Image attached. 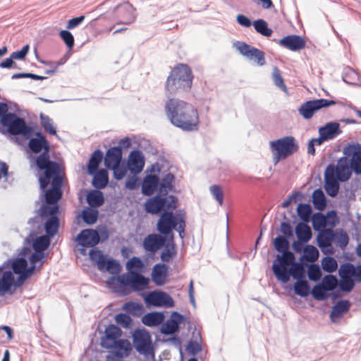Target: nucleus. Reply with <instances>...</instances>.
I'll use <instances>...</instances> for the list:
<instances>
[{
	"mask_svg": "<svg viewBox=\"0 0 361 361\" xmlns=\"http://www.w3.org/2000/svg\"><path fill=\"white\" fill-rule=\"evenodd\" d=\"M63 183H59V186L54 188H45L41 189L42 193L39 199L35 201V205L37 206L43 202L41 207L35 211L33 217L28 220V224L31 228H35L38 232L42 233L45 231V235L49 238H53L58 233L60 220L58 214L60 212L58 202L62 197L63 192L61 188Z\"/></svg>",
	"mask_w": 361,
	"mask_h": 361,
	"instance_id": "obj_1",
	"label": "nucleus"
},
{
	"mask_svg": "<svg viewBox=\"0 0 361 361\" xmlns=\"http://www.w3.org/2000/svg\"><path fill=\"white\" fill-rule=\"evenodd\" d=\"M30 137L27 147L32 154H39L35 158V164L39 171L43 173L39 177L40 189L47 188L49 184L54 188L63 183V172L59 164L50 159V145L46 137L39 131Z\"/></svg>",
	"mask_w": 361,
	"mask_h": 361,
	"instance_id": "obj_2",
	"label": "nucleus"
},
{
	"mask_svg": "<svg viewBox=\"0 0 361 361\" xmlns=\"http://www.w3.org/2000/svg\"><path fill=\"white\" fill-rule=\"evenodd\" d=\"M164 111L167 118L174 126L188 132L198 129V112L192 104L183 100L171 98L166 102Z\"/></svg>",
	"mask_w": 361,
	"mask_h": 361,
	"instance_id": "obj_3",
	"label": "nucleus"
},
{
	"mask_svg": "<svg viewBox=\"0 0 361 361\" xmlns=\"http://www.w3.org/2000/svg\"><path fill=\"white\" fill-rule=\"evenodd\" d=\"M169 197L171 201L155 210L153 209L155 206L148 207V203H145V210L151 214H160L157 223V230L160 234L171 240L174 238L173 231L178 225V219L184 217L185 213L183 210H178L174 214L173 211L178 207V198L173 195H170Z\"/></svg>",
	"mask_w": 361,
	"mask_h": 361,
	"instance_id": "obj_4",
	"label": "nucleus"
},
{
	"mask_svg": "<svg viewBox=\"0 0 361 361\" xmlns=\"http://www.w3.org/2000/svg\"><path fill=\"white\" fill-rule=\"evenodd\" d=\"M27 255H21L20 249L16 257L6 260L0 266V277L3 278L5 274H10L11 279V288L21 286L25 281L34 274L32 267L28 266Z\"/></svg>",
	"mask_w": 361,
	"mask_h": 361,
	"instance_id": "obj_5",
	"label": "nucleus"
},
{
	"mask_svg": "<svg viewBox=\"0 0 361 361\" xmlns=\"http://www.w3.org/2000/svg\"><path fill=\"white\" fill-rule=\"evenodd\" d=\"M193 78L190 67L179 63L171 71L165 82V90L170 94L188 92L191 89Z\"/></svg>",
	"mask_w": 361,
	"mask_h": 361,
	"instance_id": "obj_6",
	"label": "nucleus"
},
{
	"mask_svg": "<svg viewBox=\"0 0 361 361\" xmlns=\"http://www.w3.org/2000/svg\"><path fill=\"white\" fill-rule=\"evenodd\" d=\"M278 281L286 283L292 276L296 280L293 285L295 293L300 297H307L310 294L311 288L308 281L305 279L306 269H304L300 264H297L295 267H288L274 274Z\"/></svg>",
	"mask_w": 361,
	"mask_h": 361,
	"instance_id": "obj_7",
	"label": "nucleus"
},
{
	"mask_svg": "<svg viewBox=\"0 0 361 361\" xmlns=\"http://www.w3.org/2000/svg\"><path fill=\"white\" fill-rule=\"evenodd\" d=\"M288 238L279 235L273 241L274 249L281 253V255H277L273 262L272 271L274 274L289 267L291 266V262H294L295 254L289 250L290 243Z\"/></svg>",
	"mask_w": 361,
	"mask_h": 361,
	"instance_id": "obj_8",
	"label": "nucleus"
},
{
	"mask_svg": "<svg viewBox=\"0 0 361 361\" xmlns=\"http://www.w3.org/2000/svg\"><path fill=\"white\" fill-rule=\"evenodd\" d=\"M175 179V176L171 172L163 174L161 178H159V192L145 202V203H148V207L154 205L155 207L153 209H157L159 207H161L165 203L171 201L170 195H168V193L169 192H176V188L173 185Z\"/></svg>",
	"mask_w": 361,
	"mask_h": 361,
	"instance_id": "obj_9",
	"label": "nucleus"
},
{
	"mask_svg": "<svg viewBox=\"0 0 361 361\" xmlns=\"http://www.w3.org/2000/svg\"><path fill=\"white\" fill-rule=\"evenodd\" d=\"M109 237V232L105 225H99L95 229L82 230L75 240L83 247H94L99 243L106 241Z\"/></svg>",
	"mask_w": 361,
	"mask_h": 361,
	"instance_id": "obj_10",
	"label": "nucleus"
},
{
	"mask_svg": "<svg viewBox=\"0 0 361 361\" xmlns=\"http://www.w3.org/2000/svg\"><path fill=\"white\" fill-rule=\"evenodd\" d=\"M1 123L6 128L7 133L11 135H22L25 139H27L34 133L33 128L27 125L23 118L15 113L7 114Z\"/></svg>",
	"mask_w": 361,
	"mask_h": 361,
	"instance_id": "obj_11",
	"label": "nucleus"
},
{
	"mask_svg": "<svg viewBox=\"0 0 361 361\" xmlns=\"http://www.w3.org/2000/svg\"><path fill=\"white\" fill-rule=\"evenodd\" d=\"M41 233L35 228H31V231L23 242L20 249L21 255H28L31 249L34 251L45 252L49 247L51 238L45 235H39Z\"/></svg>",
	"mask_w": 361,
	"mask_h": 361,
	"instance_id": "obj_12",
	"label": "nucleus"
},
{
	"mask_svg": "<svg viewBox=\"0 0 361 361\" xmlns=\"http://www.w3.org/2000/svg\"><path fill=\"white\" fill-rule=\"evenodd\" d=\"M132 338L134 348L139 354L154 357L152 341L147 330L136 329L132 335Z\"/></svg>",
	"mask_w": 361,
	"mask_h": 361,
	"instance_id": "obj_13",
	"label": "nucleus"
},
{
	"mask_svg": "<svg viewBox=\"0 0 361 361\" xmlns=\"http://www.w3.org/2000/svg\"><path fill=\"white\" fill-rule=\"evenodd\" d=\"M270 147L272 152H279L286 157L297 152L299 149L298 144L293 136H285L271 141Z\"/></svg>",
	"mask_w": 361,
	"mask_h": 361,
	"instance_id": "obj_14",
	"label": "nucleus"
},
{
	"mask_svg": "<svg viewBox=\"0 0 361 361\" xmlns=\"http://www.w3.org/2000/svg\"><path fill=\"white\" fill-rule=\"evenodd\" d=\"M235 47L241 55L257 66H262L266 63L265 54L262 50L240 41L235 43Z\"/></svg>",
	"mask_w": 361,
	"mask_h": 361,
	"instance_id": "obj_15",
	"label": "nucleus"
},
{
	"mask_svg": "<svg viewBox=\"0 0 361 361\" xmlns=\"http://www.w3.org/2000/svg\"><path fill=\"white\" fill-rule=\"evenodd\" d=\"M345 157H351L349 165L356 175H361V144L349 143L343 151Z\"/></svg>",
	"mask_w": 361,
	"mask_h": 361,
	"instance_id": "obj_16",
	"label": "nucleus"
},
{
	"mask_svg": "<svg viewBox=\"0 0 361 361\" xmlns=\"http://www.w3.org/2000/svg\"><path fill=\"white\" fill-rule=\"evenodd\" d=\"M337 232L331 228H324L320 231L317 235V245L324 255H333L334 248L333 242L336 241Z\"/></svg>",
	"mask_w": 361,
	"mask_h": 361,
	"instance_id": "obj_17",
	"label": "nucleus"
},
{
	"mask_svg": "<svg viewBox=\"0 0 361 361\" xmlns=\"http://www.w3.org/2000/svg\"><path fill=\"white\" fill-rule=\"evenodd\" d=\"M147 305L154 307H173L174 301L171 296L162 290H155L148 293L145 298Z\"/></svg>",
	"mask_w": 361,
	"mask_h": 361,
	"instance_id": "obj_18",
	"label": "nucleus"
},
{
	"mask_svg": "<svg viewBox=\"0 0 361 361\" xmlns=\"http://www.w3.org/2000/svg\"><path fill=\"white\" fill-rule=\"evenodd\" d=\"M169 238L159 233L147 235L142 241L144 250L152 254H155L159 250L163 248Z\"/></svg>",
	"mask_w": 361,
	"mask_h": 361,
	"instance_id": "obj_19",
	"label": "nucleus"
},
{
	"mask_svg": "<svg viewBox=\"0 0 361 361\" xmlns=\"http://www.w3.org/2000/svg\"><path fill=\"white\" fill-rule=\"evenodd\" d=\"M126 164L131 173L139 174L143 170L145 164L143 153L138 149L132 150L128 155Z\"/></svg>",
	"mask_w": 361,
	"mask_h": 361,
	"instance_id": "obj_20",
	"label": "nucleus"
},
{
	"mask_svg": "<svg viewBox=\"0 0 361 361\" xmlns=\"http://www.w3.org/2000/svg\"><path fill=\"white\" fill-rule=\"evenodd\" d=\"M121 329L115 324H110L105 328L104 335L101 338V346L106 349H111L114 343L121 336Z\"/></svg>",
	"mask_w": 361,
	"mask_h": 361,
	"instance_id": "obj_21",
	"label": "nucleus"
},
{
	"mask_svg": "<svg viewBox=\"0 0 361 361\" xmlns=\"http://www.w3.org/2000/svg\"><path fill=\"white\" fill-rule=\"evenodd\" d=\"M279 44L292 51H298L305 47L304 37L298 35H288L279 40Z\"/></svg>",
	"mask_w": 361,
	"mask_h": 361,
	"instance_id": "obj_22",
	"label": "nucleus"
},
{
	"mask_svg": "<svg viewBox=\"0 0 361 361\" xmlns=\"http://www.w3.org/2000/svg\"><path fill=\"white\" fill-rule=\"evenodd\" d=\"M114 11L121 24H130L135 19L134 8L128 2H124L123 4L118 5L115 8Z\"/></svg>",
	"mask_w": 361,
	"mask_h": 361,
	"instance_id": "obj_23",
	"label": "nucleus"
},
{
	"mask_svg": "<svg viewBox=\"0 0 361 361\" xmlns=\"http://www.w3.org/2000/svg\"><path fill=\"white\" fill-rule=\"evenodd\" d=\"M159 177L157 174H147L141 183V191L145 196L159 192Z\"/></svg>",
	"mask_w": 361,
	"mask_h": 361,
	"instance_id": "obj_24",
	"label": "nucleus"
},
{
	"mask_svg": "<svg viewBox=\"0 0 361 361\" xmlns=\"http://www.w3.org/2000/svg\"><path fill=\"white\" fill-rule=\"evenodd\" d=\"M129 274L120 276H111L106 281L107 286L114 293L125 292L129 288Z\"/></svg>",
	"mask_w": 361,
	"mask_h": 361,
	"instance_id": "obj_25",
	"label": "nucleus"
},
{
	"mask_svg": "<svg viewBox=\"0 0 361 361\" xmlns=\"http://www.w3.org/2000/svg\"><path fill=\"white\" fill-rule=\"evenodd\" d=\"M319 250L317 248L311 245H306L305 249L300 258V262H296V259L295 258L294 262H291L290 267H295L298 264H300V265L303 267L304 269H306L307 266L309 262H313L316 261L319 257Z\"/></svg>",
	"mask_w": 361,
	"mask_h": 361,
	"instance_id": "obj_26",
	"label": "nucleus"
},
{
	"mask_svg": "<svg viewBox=\"0 0 361 361\" xmlns=\"http://www.w3.org/2000/svg\"><path fill=\"white\" fill-rule=\"evenodd\" d=\"M129 288L135 292H140L148 287L149 279L140 271H133L129 274Z\"/></svg>",
	"mask_w": 361,
	"mask_h": 361,
	"instance_id": "obj_27",
	"label": "nucleus"
},
{
	"mask_svg": "<svg viewBox=\"0 0 361 361\" xmlns=\"http://www.w3.org/2000/svg\"><path fill=\"white\" fill-rule=\"evenodd\" d=\"M169 267L164 263H157L154 265L151 274L152 281L158 286L166 283L168 276Z\"/></svg>",
	"mask_w": 361,
	"mask_h": 361,
	"instance_id": "obj_28",
	"label": "nucleus"
},
{
	"mask_svg": "<svg viewBox=\"0 0 361 361\" xmlns=\"http://www.w3.org/2000/svg\"><path fill=\"white\" fill-rule=\"evenodd\" d=\"M114 343L111 348L114 349L112 353L118 359L128 357L132 351L131 343L127 339L119 338Z\"/></svg>",
	"mask_w": 361,
	"mask_h": 361,
	"instance_id": "obj_29",
	"label": "nucleus"
},
{
	"mask_svg": "<svg viewBox=\"0 0 361 361\" xmlns=\"http://www.w3.org/2000/svg\"><path fill=\"white\" fill-rule=\"evenodd\" d=\"M297 216L292 210L288 212L287 214H283V221L281 223L280 231L283 235L291 237L293 235V225L295 224Z\"/></svg>",
	"mask_w": 361,
	"mask_h": 361,
	"instance_id": "obj_30",
	"label": "nucleus"
},
{
	"mask_svg": "<svg viewBox=\"0 0 361 361\" xmlns=\"http://www.w3.org/2000/svg\"><path fill=\"white\" fill-rule=\"evenodd\" d=\"M123 161V151L121 146H114L107 149L104 157V166L109 168L110 166Z\"/></svg>",
	"mask_w": 361,
	"mask_h": 361,
	"instance_id": "obj_31",
	"label": "nucleus"
},
{
	"mask_svg": "<svg viewBox=\"0 0 361 361\" xmlns=\"http://www.w3.org/2000/svg\"><path fill=\"white\" fill-rule=\"evenodd\" d=\"M342 133L340 125L337 122H329L319 128V134L322 135L328 141L339 135Z\"/></svg>",
	"mask_w": 361,
	"mask_h": 361,
	"instance_id": "obj_32",
	"label": "nucleus"
},
{
	"mask_svg": "<svg viewBox=\"0 0 361 361\" xmlns=\"http://www.w3.org/2000/svg\"><path fill=\"white\" fill-rule=\"evenodd\" d=\"M337 166V180L341 182H345L351 176V169L346 157H343L338 159Z\"/></svg>",
	"mask_w": 361,
	"mask_h": 361,
	"instance_id": "obj_33",
	"label": "nucleus"
},
{
	"mask_svg": "<svg viewBox=\"0 0 361 361\" xmlns=\"http://www.w3.org/2000/svg\"><path fill=\"white\" fill-rule=\"evenodd\" d=\"M90 175L93 176L92 185L95 189H104L108 185L109 176L106 169L97 170V172Z\"/></svg>",
	"mask_w": 361,
	"mask_h": 361,
	"instance_id": "obj_34",
	"label": "nucleus"
},
{
	"mask_svg": "<svg viewBox=\"0 0 361 361\" xmlns=\"http://www.w3.org/2000/svg\"><path fill=\"white\" fill-rule=\"evenodd\" d=\"M350 302L348 300H341L337 302L332 307L330 314L331 322H335L336 319L343 316L350 309Z\"/></svg>",
	"mask_w": 361,
	"mask_h": 361,
	"instance_id": "obj_35",
	"label": "nucleus"
},
{
	"mask_svg": "<svg viewBox=\"0 0 361 361\" xmlns=\"http://www.w3.org/2000/svg\"><path fill=\"white\" fill-rule=\"evenodd\" d=\"M160 258L163 263L169 262L177 254L176 248V244L174 243V238H168L167 243H165V245L163 247Z\"/></svg>",
	"mask_w": 361,
	"mask_h": 361,
	"instance_id": "obj_36",
	"label": "nucleus"
},
{
	"mask_svg": "<svg viewBox=\"0 0 361 361\" xmlns=\"http://www.w3.org/2000/svg\"><path fill=\"white\" fill-rule=\"evenodd\" d=\"M103 159H104L103 152L99 149L94 150L91 154L87 166V173L93 174L97 172V170H99V166Z\"/></svg>",
	"mask_w": 361,
	"mask_h": 361,
	"instance_id": "obj_37",
	"label": "nucleus"
},
{
	"mask_svg": "<svg viewBox=\"0 0 361 361\" xmlns=\"http://www.w3.org/2000/svg\"><path fill=\"white\" fill-rule=\"evenodd\" d=\"M86 201L91 207L97 209L104 204V196L99 189L91 190L86 195Z\"/></svg>",
	"mask_w": 361,
	"mask_h": 361,
	"instance_id": "obj_38",
	"label": "nucleus"
},
{
	"mask_svg": "<svg viewBox=\"0 0 361 361\" xmlns=\"http://www.w3.org/2000/svg\"><path fill=\"white\" fill-rule=\"evenodd\" d=\"M165 316L161 312H152L145 314L142 319V323L147 326H157L164 321Z\"/></svg>",
	"mask_w": 361,
	"mask_h": 361,
	"instance_id": "obj_39",
	"label": "nucleus"
},
{
	"mask_svg": "<svg viewBox=\"0 0 361 361\" xmlns=\"http://www.w3.org/2000/svg\"><path fill=\"white\" fill-rule=\"evenodd\" d=\"M295 232L298 239L303 242H308L312 236L311 228L307 224V222L298 223Z\"/></svg>",
	"mask_w": 361,
	"mask_h": 361,
	"instance_id": "obj_40",
	"label": "nucleus"
},
{
	"mask_svg": "<svg viewBox=\"0 0 361 361\" xmlns=\"http://www.w3.org/2000/svg\"><path fill=\"white\" fill-rule=\"evenodd\" d=\"M121 269L122 267L118 261L107 257L103 263V266L99 268V270L101 271H107L114 276L118 274Z\"/></svg>",
	"mask_w": 361,
	"mask_h": 361,
	"instance_id": "obj_41",
	"label": "nucleus"
},
{
	"mask_svg": "<svg viewBox=\"0 0 361 361\" xmlns=\"http://www.w3.org/2000/svg\"><path fill=\"white\" fill-rule=\"evenodd\" d=\"M29 255L30 267H32V271L35 273L36 270H40L42 269L44 262V259L46 257L47 254L45 252L34 251Z\"/></svg>",
	"mask_w": 361,
	"mask_h": 361,
	"instance_id": "obj_42",
	"label": "nucleus"
},
{
	"mask_svg": "<svg viewBox=\"0 0 361 361\" xmlns=\"http://www.w3.org/2000/svg\"><path fill=\"white\" fill-rule=\"evenodd\" d=\"M312 204L319 211L324 210L327 204L326 197L321 188H317L312 193Z\"/></svg>",
	"mask_w": 361,
	"mask_h": 361,
	"instance_id": "obj_43",
	"label": "nucleus"
},
{
	"mask_svg": "<svg viewBox=\"0 0 361 361\" xmlns=\"http://www.w3.org/2000/svg\"><path fill=\"white\" fill-rule=\"evenodd\" d=\"M106 169L113 171V176L116 180H122L129 171L127 164L123 160Z\"/></svg>",
	"mask_w": 361,
	"mask_h": 361,
	"instance_id": "obj_44",
	"label": "nucleus"
},
{
	"mask_svg": "<svg viewBox=\"0 0 361 361\" xmlns=\"http://www.w3.org/2000/svg\"><path fill=\"white\" fill-rule=\"evenodd\" d=\"M253 26L255 31L264 37H269L273 33V30L269 27L267 22L264 19L254 20Z\"/></svg>",
	"mask_w": 361,
	"mask_h": 361,
	"instance_id": "obj_45",
	"label": "nucleus"
},
{
	"mask_svg": "<svg viewBox=\"0 0 361 361\" xmlns=\"http://www.w3.org/2000/svg\"><path fill=\"white\" fill-rule=\"evenodd\" d=\"M299 114L305 119H310L317 112L312 100H308L298 108Z\"/></svg>",
	"mask_w": 361,
	"mask_h": 361,
	"instance_id": "obj_46",
	"label": "nucleus"
},
{
	"mask_svg": "<svg viewBox=\"0 0 361 361\" xmlns=\"http://www.w3.org/2000/svg\"><path fill=\"white\" fill-rule=\"evenodd\" d=\"M99 212L96 208L87 207L82 212V219L87 225H92L97 221Z\"/></svg>",
	"mask_w": 361,
	"mask_h": 361,
	"instance_id": "obj_47",
	"label": "nucleus"
},
{
	"mask_svg": "<svg viewBox=\"0 0 361 361\" xmlns=\"http://www.w3.org/2000/svg\"><path fill=\"white\" fill-rule=\"evenodd\" d=\"M312 212V207L308 203H300L297 207V214L302 222L309 221Z\"/></svg>",
	"mask_w": 361,
	"mask_h": 361,
	"instance_id": "obj_48",
	"label": "nucleus"
},
{
	"mask_svg": "<svg viewBox=\"0 0 361 361\" xmlns=\"http://www.w3.org/2000/svg\"><path fill=\"white\" fill-rule=\"evenodd\" d=\"M41 126L44 130L51 135H56V129L54 126L53 120L47 115L40 113L39 114Z\"/></svg>",
	"mask_w": 361,
	"mask_h": 361,
	"instance_id": "obj_49",
	"label": "nucleus"
},
{
	"mask_svg": "<svg viewBox=\"0 0 361 361\" xmlns=\"http://www.w3.org/2000/svg\"><path fill=\"white\" fill-rule=\"evenodd\" d=\"M195 337V340H190L188 341L186 345V350L190 355H195L198 353L202 350V346L200 342L202 341V337L200 332L197 333Z\"/></svg>",
	"mask_w": 361,
	"mask_h": 361,
	"instance_id": "obj_50",
	"label": "nucleus"
},
{
	"mask_svg": "<svg viewBox=\"0 0 361 361\" xmlns=\"http://www.w3.org/2000/svg\"><path fill=\"white\" fill-rule=\"evenodd\" d=\"M89 256L90 260L97 266V268H101L103 263L107 257L102 250L98 248H92L90 250Z\"/></svg>",
	"mask_w": 361,
	"mask_h": 361,
	"instance_id": "obj_51",
	"label": "nucleus"
},
{
	"mask_svg": "<svg viewBox=\"0 0 361 361\" xmlns=\"http://www.w3.org/2000/svg\"><path fill=\"white\" fill-rule=\"evenodd\" d=\"M355 267L353 264L346 262L341 265L338 275L341 279H354Z\"/></svg>",
	"mask_w": 361,
	"mask_h": 361,
	"instance_id": "obj_52",
	"label": "nucleus"
},
{
	"mask_svg": "<svg viewBox=\"0 0 361 361\" xmlns=\"http://www.w3.org/2000/svg\"><path fill=\"white\" fill-rule=\"evenodd\" d=\"M272 79L274 85L281 89L287 95H289L288 88L284 83L283 78L280 73L279 69L275 66L272 73Z\"/></svg>",
	"mask_w": 361,
	"mask_h": 361,
	"instance_id": "obj_53",
	"label": "nucleus"
},
{
	"mask_svg": "<svg viewBox=\"0 0 361 361\" xmlns=\"http://www.w3.org/2000/svg\"><path fill=\"white\" fill-rule=\"evenodd\" d=\"M307 267V271H306V272L308 279L312 281H318L322 277V271L319 266L314 263H310Z\"/></svg>",
	"mask_w": 361,
	"mask_h": 361,
	"instance_id": "obj_54",
	"label": "nucleus"
},
{
	"mask_svg": "<svg viewBox=\"0 0 361 361\" xmlns=\"http://www.w3.org/2000/svg\"><path fill=\"white\" fill-rule=\"evenodd\" d=\"M322 269L327 273H332L338 268L337 261L332 257L326 256L322 258Z\"/></svg>",
	"mask_w": 361,
	"mask_h": 361,
	"instance_id": "obj_55",
	"label": "nucleus"
},
{
	"mask_svg": "<svg viewBox=\"0 0 361 361\" xmlns=\"http://www.w3.org/2000/svg\"><path fill=\"white\" fill-rule=\"evenodd\" d=\"M328 290L322 283L316 284L310 291L312 297L317 300H324L328 297Z\"/></svg>",
	"mask_w": 361,
	"mask_h": 361,
	"instance_id": "obj_56",
	"label": "nucleus"
},
{
	"mask_svg": "<svg viewBox=\"0 0 361 361\" xmlns=\"http://www.w3.org/2000/svg\"><path fill=\"white\" fill-rule=\"evenodd\" d=\"M338 180H324V189L327 195L331 197L337 196L339 192V183Z\"/></svg>",
	"mask_w": 361,
	"mask_h": 361,
	"instance_id": "obj_57",
	"label": "nucleus"
},
{
	"mask_svg": "<svg viewBox=\"0 0 361 361\" xmlns=\"http://www.w3.org/2000/svg\"><path fill=\"white\" fill-rule=\"evenodd\" d=\"M343 80L348 84H357L360 81L358 73L350 67H347L343 75Z\"/></svg>",
	"mask_w": 361,
	"mask_h": 361,
	"instance_id": "obj_58",
	"label": "nucleus"
},
{
	"mask_svg": "<svg viewBox=\"0 0 361 361\" xmlns=\"http://www.w3.org/2000/svg\"><path fill=\"white\" fill-rule=\"evenodd\" d=\"M11 279L10 274H6L3 278L0 277V295H4L6 293L13 294V290L11 288Z\"/></svg>",
	"mask_w": 361,
	"mask_h": 361,
	"instance_id": "obj_59",
	"label": "nucleus"
},
{
	"mask_svg": "<svg viewBox=\"0 0 361 361\" xmlns=\"http://www.w3.org/2000/svg\"><path fill=\"white\" fill-rule=\"evenodd\" d=\"M143 262L140 258L137 257H132L126 264V267L128 274H131L133 271H140L143 267Z\"/></svg>",
	"mask_w": 361,
	"mask_h": 361,
	"instance_id": "obj_60",
	"label": "nucleus"
},
{
	"mask_svg": "<svg viewBox=\"0 0 361 361\" xmlns=\"http://www.w3.org/2000/svg\"><path fill=\"white\" fill-rule=\"evenodd\" d=\"M114 319L118 324L126 329L130 328L133 324L132 318L126 313H118L115 315Z\"/></svg>",
	"mask_w": 361,
	"mask_h": 361,
	"instance_id": "obj_61",
	"label": "nucleus"
},
{
	"mask_svg": "<svg viewBox=\"0 0 361 361\" xmlns=\"http://www.w3.org/2000/svg\"><path fill=\"white\" fill-rule=\"evenodd\" d=\"M322 286L329 291H332L338 285L336 276L332 274H328L324 276L322 283Z\"/></svg>",
	"mask_w": 361,
	"mask_h": 361,
	"instance_id": "obj_62",
	"label": "nucleus"
},
{
	"mask_svg": "<svg viewBox=\"0 0 361 361\" xmlns=\"http://www.w3.org/2000/svg\"><path fill=\"white\" fill-rule=\"evenodd\" d=\"M178 331L179 327L176 326L169 319L164 323L160 329V332L166 336H173Z\"/></svg>",
	"mask_w": 361,
	"mask_h": 361,
	"instance_id": "obj_63",
	"label": "nucleus"
},
{
	"mask_svg": "<svg viewBox=\"0 0 361 361\" xmlns=\"http://www.w3.org/2000/svg\"><path fill=\"white\" fill-rule=\"evenodd\" d=\"M312 224L315 230L318 228H324V226H328V218L326 217V215L318 212L315 214L312 219Z\"/></svg>",
	"mask_w": 361,
	"mask_h": 361,
	"instance_id": "obj_64",
	"label": "nucleus"
}]
</instances>
